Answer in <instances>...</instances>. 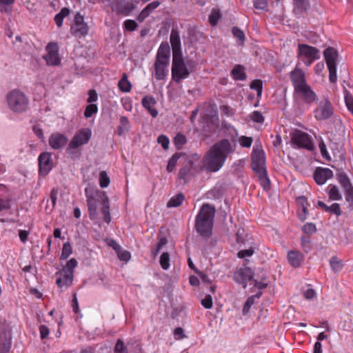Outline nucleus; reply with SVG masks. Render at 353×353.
Segmentation results:
<instances>
[{"instance_id": "nucleus-1", "label": "nucleus", "mask_w": 353, "mask_h": 353, "mask_svg": "<svg viewBox=\"0 0 353 353\" xmlns=\"http://www.w3.org/2000/svg\"><path fill=\"white\" fill-rule=\"evenodd\" d=\"M233 152L234 148L228 139H223L216 142L204 156L205 168L211 172H217L223 166L228 155Z\"/></svg>"}, {"instance_id": "nucleus-2", "label": "nucleus", "mask_w": 353, "mask_h": 353, "mask_svg": "<svg viewBox=\"0 0 353 353\" xmlns=\"http://www.w3.org/2000/svg\"><path fill=\"white\" fill-rule=\"evenodd\" d=\"M214 215V207L205 203L196 216L195 229L197 233L204 239H208L212 234Z\"/></svg>"}, {"instance_id": "nucleus-3", "label": "nucleus", "mask_w": 353, "mask_h": 353, "mask_svg": "<svg viewBox=\"0 0 353 353\" xmlns=\"http://www.w3.org/2000/svg\"><path fill=\"white\" fill-rule=\"evenodd\" d=\"M85 194L87 199V205L89 212L90 218L94 219L97 215V203L99 201L102 203L103 199L106 197L105 192L94 189L90 187H86Z\"/></svg>"}, {"instance_id": "nucleus-4", "label": "nucleus", "mask_w": 353, "mask_h": 353, "mask_svg": "<svg viewBox=\"0 0 353 353\" xmlns=\"http://www.w3.org/2000/svg\"><path fill=\"white\" fill-rule=\"evenodd\" d=\"M297 57L307 66H310L315 61L321 58L320 50L312 46L299 43Z\"/></svg>"}, {"instance_id": "nucleus-5", "label": "nucleus", "mask_w": 353, "mask_h": 353, "mask_svg": "<svg viewBox=\"0 0 353 353\" xmlns=\"http://www.w3.org/2000/svg\"><path fill=\"white\" fill-rule=\"evenodd\" d=\"M7 101L10 108L15 112H23L28 109L29 101L22 92L14 90L7 95Z\"/></svg>"}, {"instance_id": "nucleus-6", "label": "nucleus", "mask_w": 353, "mask_h": 353, "mask_svg": "<svg viewBox=\"0 0 353 353\" xmlns=\"http://www.w3.org/2000/svg\"><path fill=\"white\" fill-rule=\"evenodd\" d=\"M91 137L92 130L89 128H84L77 130L66 148L67 153L71 154L73 153V150L86 145L90 141Z\"/></svg>"}, {"instance_id": "nucleus-7", "label": "nucleus", "mask_w": 353, "mask_h": 353, "mask_svg": "<svg viewBox=\"0 0 353 353\" xmlns=\"http://www.w3.org/2000/svg\"><path fill=\"white\" fill-rule=\"evenodd\" d=\"M291 143L294 148H303L312 151L314 148L312 137L300 130H296L290 133Z\"/></svg>"}, {"instance_id": "nucleus-8", "label": "nucleus", "mask_w": 353, "mask_h": 353, "mask_svg": "<svg viewBox=\"0 0 353 353\" xmlns=\"http://www.w3.org/2000/svg\"><path fill=\"white\" fill-rule=\"evenodd\" d=\"M190 72L185 65L182 54L173 56L172 65V80L179 83L182 79L188 78Z\"/></svg>"}, {"instance_id": "nucleus-9", "label": "nucleus", "mask_w": 353, "mask_h": 353, "mask_svg": "<svg viewBox=\"0 0 353 353\" xmlns=\"http://www.w3.org/2000/svg\"><path fill=\"white\" fill-rule=\"evenodd\" d=\"M199 159V157L196 154L187 159L179 171L178 178L179 180L185 183L198 172V168L195 165L194 161H198Z\"/></svg>"}, {"instance_id": "nucleus-10", "label": "nucleus", "mask_w": 353, "mask_h": 353, "mask_svg": "<svg viewBox=\"0 0 353 353\" xmlns=\"http://www.w3.org/2000/svg\"><path fill=\"white\" fill-rule=\"evenodd\" d=\"M323 55L329 70V81L334 83L337 81L336 61L338 52L334 48L329 47L324 50Z\"/></svg>"}, {"instance_id": "nucleus-11", "label": "nucleus", "mask_w": 353, "mask_h": 353, "mask_svg": "<svg viewBox=\"0 0 353 353\" xmlns=\"http://www.w3.org/2000/svg\"><path fill=\"white\" fill-rule=\"evenodd\" d=\"M88 26L84 21V17L79 12L74 16V22L70 27V33L76 37H85L88 33Z\"/></svg>"}, {"instance_id": "nucleus-12", "label": "nucleus", "mask_w": 353, "mask_h": 353, "mask_svg": "<svg viewBox=\"0 0 353 353\" xmlns=\"http://www.w3.org/2000/svg\"><path fill=\"white\" fill-rule=\"evenodd\" d=\"M334 113L331 102L324 99L319 103L317 108L314 111V117L317 120H326L330 119Z\"/></svg>"}, {"instance_id": "nucleus-13", "label": "nucleus", "mask_w": 353, "mask_h": 353, "mask_svg": "<svg viewBox=\"0 0 353 353\" xmlns=\"http://www.w3.org/2000/svg\"><path fill=\"white\" fill-rule=\"evenodd\" d=\"M251 168L255 173L266 171L265 153L262 150L254 149L251 155Z\"/></svg>"}, {"instance_id": "nucleus-14", "label": "nucleus", "mask_w": 353, "mask_h": 353, "mask_svg": "<svg viewBox=\"0 0 353 353\" xmlns=\"http://www.w3.org/2000/svg\"><path fill=\"white\" fill-rule=\"evenodd\" d=\"M47 54L43 57L49 65H58L61 59L59 56V47L57 43L50 42L46 46Z\"/></svg>"}, {"instance_id": "nucleus-15", "label": "nucleus", "mask_w": 353, "mask_h": 353, "mask_svg": "<svg viewBox=\"0 0 353 353\" xmlns=\"http://www.w3.org/2000/svg\"><path fill=\"white\" fill-rule=\"evenodd\" d=\"M253 277V272L252 270L249 268H241L237 269L233 275L234 280L239 283L243 285V288L247 286V283L248 281H251Z\"/></svg>"}, {"instance_id": "nucleus-16", "label": "nucleus", "mask_w": 353, "mask_h": 353, "mask_svg": "<svg viewBox=\"0 0 353 353\" xmlns=\"http://www.w3.org/2000/svg\"><path fill=\"white\" fill-rule=\"evenodd\" d=\"M290 78L294 90L307 84L305 79V72L299 68L296 67L290 72Z\"/></svg>"}, {"instance_id": "nucleus-17", "label": "nucleus", "mask_w": 353, "mask_h": 353, "mask_svg": "<svg viewBox=\"0 0 353 353\" xmlns=\"http://www.w3.org/2000/svg\"><path fill=\"white\" fill-rule=\"evenodd\" d=\"M299 97L306 103H312L316 101V93L307 84L294 90Z\"/></svg>"}, {"instance_id": "nucleus-18", "label": "nucleus", "mask_w": 353, "mask_h": 353, "mask_svg": "<svg viewBox=\"0 0 353 353\" xmlns=\"http://www.w3.org/2000/svg\"><path fill=\"white\" fill-rule=\"evenodd\" d=\"M39 172L42 175H46L52 168V160L51 154L43 152L39 157Z\"/></svg>"}, {"instance_id": "nucleus-19", "label": "nucleus", "mask_w": 353, "mask_h": 353, "mask_svg": "<svg viewBox=\"0 0 353 353\" xmlns=\"http://www.w3.org/2000/svg\"><path fill=\"white\" fill-rule=\"evenodd\" d=\"M333 172L327 168H317L314 172V179L315 182L322 185L326 183V181L333 177Z\"/></svg>"}, {"instance_id": "nucleus-20", "label": "nucleus", "mask_w": 353, "mask_h": 353, "mask_svg": "<svg viewBox=\"0 0 353 353\" xmlns=\"http://www.w3.org/2000/svg\"><path fill=\"white\" fill-rule=\"evenodd\" d=\"M68 137L62 133L52 134L48 139L49 145L54 150L62 149L68 143Z\"/></svg>"}, {"instance_id": "nucleus-21", "label": "nucleus", "mask_w": 353, "mask_h": 353, "mask_svg": "<svg viewBox=\"0 0 353 353\" xmlns=\"http://www.w3.org/2000/svg\"><path fill=\"white\" fill-rule=\"evenodd\" d=\"M170 63L155 60L154 64V78L157 81L164 80L168 74V66Z\"/></svg>"}, {"instance_id": "nucleus-22", "label": "nucleus", "mask_w": 353, "mask_h": 353, "mask_svg": "<svg viewBox=\"0 0 353 353\" xmlns=\"http://www.w3.org/2000/svg\"><path fill=\"white\" fill-rule=\"evenodd\" d=\"M11 348V336L4 327H0V353H8Z\"/></svg>"}, {"instance_id": "nucleus-23", "label": "nucleus", "mask_w": 353, "mask_h": 353, "mask_svg": "<svg viewBox=\"0 0 353 353\" xmlns=\"http://www.w3.org/2000/svg\"><path fill=\"white\" fill-rule=\"evenodd\" d=\"M170 40L172 48V57L174 55H181V39L179 32L176 29H172Z\"/></svg>"}, {"instance_id": "nucleus-24", "label": "nucleus", "mask_w": 353, "mask_h": 353, "mask_svg": "<svg viewBox=\"0 0 353 353\" xmlns=\"http://www.w3.org/2000/svg\"><path fill=\"white\" fill-rule=\"evenodd\" d=\"M141 103L152 117L155 118L157 117L159 112L154 108L157 101L152 96L148 95L144 97L141 100Z\"/></svg>"}, {"instance_id": "nucleus-25", "label": "nucleus", "mask_w": 353, "mask_h": 353, "mask_svg": "<svg viewBox=\"0 0 353 353\" xmlns=\"http://www.w3.org/2000/svg\"><path fill=\"white\" fill-rule=\"evenodd\" d=\"M56 274L59 275V276L57 278L56 283L61 290L63 289H66L72 285L74 279L73 275L64 274V272H57Z\"/></svg>"}, {"instance_id": "nucleus-26", "label": "nucleus", "mask_w": 353, "mask_h": 353, "mask_svg": "<svg viewBox=\"0 0 353 353\" xmlns=\"http://www.w3.org/2000/svg\"><path fill=\"white\" fill-rule=\"evenodd\" d=\"M170 48L168 43H161L156 56V60L170 63Z\"/></svg>"}, {"instance_id": "nucleus-27", "label": "nucleus", "mask_w": 353, "mask_h": 353, "mask_svg": "<svg viewBox=\"0 0 353 353\" xmlns=\"http://www.w3.org/2000/svg\"><path fill=\"white\" fill-rule=\"evenodd\" d=\"M303 255L298 250H291L288 254L290 264L294 268L299 267L303 261Z\"/></svg>"}, {"instance_id": "nucleus-28", "label": "nucleus", "mask_w": 353, "mask_h": 353, "mask_svg": "<svg viewBox=\"0 0 353 353\" xmlns=\"http://www.w3.org/2000/svg\"><path fill=\"white\" fill-rule=\"evenodd\" d=\"M10 201L6 187L0 184V212L10 208Z\"/></svg>"}, {"instance_id": "nucleus-29", "label": "nucleus", "mask_w": 353, "mask_h": 353, "mask_svg": "<svg viewBox=\"0 0 353 353\" xmlns=\"http://www.w3.org/2000/svg\"><path fill=\"white\" fill-rule=\"evenodd\" d=\"M294 12L296 15H302L310 8L309 0H293Z\"/></svg>"}, {"instance_id": "nucleus-30", "label": "nucleus", "mask_w": 353, "mask_h": 353, "mask_svg": "<svg viewBox=\"0 0 353 353\" xmlns=\"http://www.w3.org/2000/svg\"><path fill=\"white\" fill-rule=\"evenodd\" d=\"M318 206L323 210L325 212L340 216L341 214V210L339 203H332L330 206L327 205L324 202L319 201Z\"/></svg>"}, {"instance_id": "nucleus-31", "label": "nucleus", "mask_w": 353, "mask_h": 353, "mask_svg": "<svg viewBox=\"0 0 353 353\" xmlns=\"http://www.w3.org/2000/svg\"><path fill=\"white\" fill-rule=\"evenodd\" d=\"M337 179L339 183L343 188L344 192L353 188V185L348 176L344 172L341 171L339 173H337Z\"/></svg>"}, {"instance_id": "nucleus-32", "label": "nucleus", "mask_w": 353, "mask_h": 353, "mask_svg": "<svg viewBox=\"0 0 353 353\" xmlns=\"http://www.w3.org/2000/svg\"><path fill=\"white\" fill-rule=\"evenodd\" d=\"M327 194L329 199L331 201H340L342 199V194L339 188L334 184H330L327 186Z\"/></svg>"}, {"instance_id": "nucleus-33", "label": "nucleus", "mask_w": 353, "mask_h": 353, "mask_svg": "<svg viewBox=\"0 0 353 353\" xmlns=\"http://www.w3.org/2000/svg\"><path fill=\"white\" fill-rule=\"evenodd\" d=\"M231 76L236 81L245 80L246 74L244 68L241 65H236L231 71Z\"/></svg>"}, {"instance_id": "nucleus-34", "label": "nucleus", "mask_w": 353, "mask_h": 353, "mask_svg": "<svg viewBox=\"0 0 353 353\" xmlns=\"http://www.w3.org/2000/svg\"><path fill=\"white\" fill-rule=\"evenodd\" d=\"M102 209L101 212L103 216V220L105 222L109 223L111 221V216L110 213V203H109V199L108 196L103 199V201L102 202Z\"/></svg>"}, {"instance_id": "nucleus-35", "label": "nucleus", "mask_w": 353, "mask_h": 353, "mask_svg": "<svg viewBox=\"0 0 353 353\" xmlns=\"http://www.w3.org/2000/svg\"><path fill=\"white\" fill-rule=\"evenodd\" d=\"M261 185L263 190H268L270 188V181L268 176L267 170L261 172L256 173Z\"/></svg>"}, {"instance_id": "nucleus-36", "label": "nucleus", "mask_w": 353, "mask_h": 353, "mask_svg": "<svg viewBox=\"0 0 353 353\" xmlns=\"http://www.w3.org/2000/svg\"><path fill=\"white\" fill-rule=\"evenodd\" d=\"M70 12L69 8H63L61 11L55 15L54 21L59 28L62 26L64 18L69 15Z\"/></svg>"}, {"instance_id": "nucleus-37", "label": "nucleus", "mask_w": 353, "mask_h": 353, "mask_svg": "<svg viewBox=\"0 0 353 353\" xmlns=\"http://www.w3.org/2000/svg\"><path fill=\"white\" fill-rule=\"evenodd\" d=\"M77 261L74 258H72L67 262L66 265L60 272L74 276V270L77 266Z\"/></svg>"}, {"instance_id": "nucleus-38", "label": "nucleus", "mask_w": 353, "mask_h": 353, "mask_svg": "<svg viewBox=\"0 0 353 353\" xmlns=\"http://www.w3.org/2000/svg\"><path fill=\"white\" fill-rule=\"evenodd\" d=\"M185 199V196L182 193H179L172 196L167 203L168 208L178 207L182 204Z\"/></svg>"}, {"instance_id": "nucleus-39", "label": "nucleus", "mask_w": 353, "mask_h": 353, "mask_svg": "<svg viewBox=\"0 0 353 353\" xmlns=\"http://www.w3.org/2000/svg\"><path fill=\"white\" fill-rule=\"evenodd\" d=\"M119 88L123 92H129L131 90L132 85L128 80L125 74H123L118 83Z\"/></svg>"}, {"instance_id": "nucleus-40", "label": "nucleus", "mask_w": 353, "mask_h": 353, "mask_svg": "<svg viewBox=\"0 0 353 353\" xmlns=\"http://www.w3.org/2000/svg\"><path fill=\"white\" fill-rule=\"evenodd\" d=\"M181 156V153H175L170 158L166 168L168 172H172L174 170L177 161Z\"/></svg>"}, {"instance_id": "nucleus-41", "label": "nucleus", "mask_w": 353, "mask_h": 353, "mask_svg": "<svg viewBox=\"0 0 353 353\" xmlns=\"http://www.w3.org/2000/svg\"><path fill=\"white\" fill-rule=\"evenodd\" d=\"M296 201L298 204H299L302 207V211L304 215H299V219L301 221H303L306 219L307 208L308 205L307 199L303 196H299V198H297Z\"/></svg>"}, {"instance_id": "nucleus-42", "label": "nucleus", "mask_w": 353, "mask_h": 353, "mask_svg": "<svg viewBox=\"0 0 353 353\" xmlns=\"http://www.w3.org/2000/svg\"><path fill=\"white\" fill-rule=\"evenodd\" d=\"M221 17V14L219 10L213 9L209 16V23L212 26H215L218 23Z\"/></svg>"}, {"instance_id": "nucleus-43", "label": "nucleus", "mask_w": 353, "mask_h": 353, "mask_svg": "<svg viewBox=\"0 0 353 353\" xmlns=\"http://www.w3.org/2000/svg\"><path fill=\"white\" fill-rule=\"evenodd\" d=\"M187 139L185 135L181 133H178L174 138V143L178 150L182 148V147L186 143Z\"/></svg>"}, {"instance_id": "nucleus-44", "label": "nucleus", "mask_w": 353, "mask_h": 353, "mask_svg": "<svg viewBox=\"0 0 353 353\" xmlns=\"http://www.w3.org/2000/svg\"><path fill=\"white\" fill-rule=\"evenodd\" d=\"M250 87L251 89L254 90L257 92L258 97H261L262 91H263V82L261 80H260V79L253 80L251 82Z\"/></svg>"}, {"instance_id": "nucleus-45", "label": "nucleus", "mask_w": 353, "mask_h": 353, "mask_svg": "<svg viewBox=\"0 0 353 353\" xmlns=\"http://www.w3.org/2000/svg\"><path fill=\"white\" fill-rule=\"evenodd\" d=\"M72 252V245L69 242L63 243L60 259L62 260L68 259Z\"/></svg>"}, {"instance_id": "nucleus-46", "label": "nucleus", "mask_w": 353, "mask_h": 353, "mask_svg": "<svg viewBox=\"0 0 353 353\" xmlns=\"http://www.w3.org/2000/svg\"><path fill=\"white\" fill-rule=\"evenodd\" d=\"M113 353H128L127 347L121 339H118L114 347Z\"/></svg>"}, {"instance_id": "nucleus-47", "label": "nucleus", "mask_w": 353, "mask_h": 353, "mask_svg": "<svg viewBox=\"0 0 353 353\" xmlns=\"http://www.w3.org/2000/svg\"><path fill=\"white\" fill-rule=\"evenodd\" d=\"M110 182V178L105 171H101L99 173V184L102 188L109 185Z\"/></svg>"}, {"instance_id": "nucleus-48", "label": "nucleus", "mask_w": 353, "mask_h": 353, "mask_svg": "<svg viewBox=\"0 0 353 353\" xmlns=\"http://www.w3.org/2000/svg\"><path fill=\"white\" fill-rule=\"evenodd\" d=\"M330 266L334 271L339 272L343 267V263L336 256H332L330 261Z\"/></svg>"}, {"instance_id": "nucleus-49", "label": "nucleus", "mask_w": 353, "mask_h": 353, "mask_svg": "<svg viewBox=\"0 0 353 353\" xmlns=\"http://www.w3.org/2000/svg\"><path fill=\"white\" fill-rule=\"evenodd\" d=\"M98 112V107L96 104L91 103L86 106L84 111L85 118L91 117L94 114Z\"/></svg>"}, {"instance_id": "nucleus-50", "label": "nucleus", "mask_w": 353, "mask_h": 353, "mask_svg": "<svg viewBox=\"0 0 353 353\" xmlns=\"http://www.w3.org/2000/svg\"><path fill=\"white\" fill-rule=\"evenodd\" d=\"M160 265L163 270H168L170 267V255L168 252H163L160 257Z\"/></svg>"}, {"instance_id": "nucleus-51", "label": "nucleus", "mask_w": 353, "mask_h": 353, "mask_svg": "<svg viewBox=\"0 0 353 353\" xmlns=\"http://www.w3.org/2000/svg\"><path fill=\"white\" fill-rule=\"evenodd\" d=\"M253 142V139L250 137L241 136L239 138V143L243 148H250Z\"/></svg>"}, {"instance_id": "nucleus-52", "label": "nucleus", "mask_w": 353, "mask_h": 353, "mask_svg": "<svg viewBox=\"0 0 353 353\" xmlns=\"http://www.w3.org/2000/svg\"><path fill=\"white\" fill-rule=\"evenodd\" d=\"M232 34L234 37L237 38L241 43L243 44L245 41L244 32L238 27H233L232 29Z\"/></svg>"}, {"instance_id": "nucleus-53", "label": "nucleus", "mask_w": 353, "mask_h": 353, "mask_svg": "<svg viewBox=\"0 0 353 353\" xmlns=\"http://www.w3.org/2000/svg\"><path fill=\"white\" fill-rule=\"evenodd\" d=\"M254 300L255 296H250L248 298L247 301H245L243 307V314L245 315L249 312L252 305H254Z\"/></svg>"}, {"instance_id": "nucleus-54", "label": "nucleus", "mask_w": 353, "mask_h": 353, "mask_svg": "<svg viewBox=\"0 0 353 353\" xmlns=\"http://www.w3.org/2000/svg\"><path fill=\"white\" fill-rule=\"evenodd\" d=\"M302 230L305 234L309 235L315 233L316 231V228L314 223H307L303 226Z\"/></svg>"}, {"instance_id": "nucleus-55", "label": "nucleus", "mask_w": 353, "mask_h": 353, "mask_svg": "<svg viewBox=\"0 0 353 353\" xmlns=\"http://www.w3.org/2000/svg\"><path fill=\"white\" fill-rule=\"evenodd\" d=\"M157 142L158 143L161 144V145L164 150L168 149L170 140L165 135L161 134L159 136V137L157 138Z\"/></svg>"}, {"instance_id": "nucleus-56", "label": "nucleus", "mask_w": 353, "mask_h": 353, "mask_svg": "<svg viewBox=\"0 0 353 353\" xmlns=\"http://www.w3.org/2000/svg\"><path fill=\"white\" fill-rule=\"evenodd\" d=\"M250 118L256 123H262L264 121V117L259 111L257 110L254 111L250 114Z\"/></svg>"}, {"instance_id": "nucleus-57", "label": "nucleus", "mask_w": 353, "mask_h": 353, "mask_svg": "<svg viewBox=\"0 0 353 353\" xmlns=\"http://www.w3.org/2000/svg\"><path fill=\"white\" fill-rule=\"evenodd\" d=\"M301 245L305 252H308L311 250V243L309 236H303L301 237Z\"/></svg>"}, {"instance_id": "nucleus-58", "label": "nucleus", "mask_w": 353, "mask_h": 353, "mask_svg": "<svg viewBox=\"0 0 353 353\" xmlns=\"http://www.w3.org/2000/svg\"><path fill=\"white\" fill-rule=\"evenodd\" d=\"M117 256L121 261H128L130 259V253L127 250H123L121 248L117 252Z\"/></svg>"}, {"instance_id": "nucleus-59", "label": "nucleus", "mask_w": 353, "mask_h": 353, "mask_svg": "<svg viewBox=\"0 0 353 353\" xmlns=\"http://www.w3.org/2000/svg\"><path fill=\"white\" fill-rule=\"evenodd\" d=\"M123 26L127 30L134 31L137 27V23L134 20L127 19L124 21Z\"/></svg>"}, {"instance_id": "nucleus-60", "label": "nucleus", "mask_w": 353, "mask_h": 353, "mask_svg": "<svg viewBox=\"0 0 353 353\" xmlns=\"http://www.w3.org/2000/svg\"><path fill=\"white\" fill-rule=\"evenodd\" d=\"M201 305L206 309H210L212 307V297L211 295H206L204 299L201 300Z\"/></svg>"}, {"instance_id": "nucleus-61", "label": "nucleus", "mask_w": 353, "mask_h": 353, "mask_svg": "<svg viewBox=\"0 0 353 353\" xmlns=\"http://www.w3.org/2000/svg\"><path fill=\"white\" fill-rule=\"evenodd\" d=\"M121 104L123 108L127 111H132V100L130 97H125L121 99Z\"/></svg>"}, {"instance_id": "nucleus-62", "label": "nucleus", "mask_w": 353, "mask_h": 353, "mask_svg": "<svg viewBox=\"0 0 353 353\" xmlns=\"http://www.w3.org/2000/svg\"><path fill=\"white\" fill-rule=\"evenodd\" d=\"M254 7L258 10H265L268 7L267 0H253Z\"/></svg>"}, {"instance_id": "nucleus-63", "label": "nucleus", "mask_w": 353, "mask_h": 353, "mask_svg": "<svg viewBox=\"0 0 353 353\" xmlns=\"http://www.w3.org/2000/svg\"><path fill=\"white\" fill-rule=\"evenodd\" d=\"M345 198L348 203L349 208L353 209V188L345 192Z\"/></svg>"}, {"instance_id": "nucleus-64", "label": "nucleus", "mask_w": 353, "mask_h": 353, "mask_svg": "<svg viewBox=\"0 0 353 353\" xmlns=\"http://www.w3.org/2000/svg\"><path fill=\"white\" fill-rule=\"evenodd\" d=\"M345 104L349 111L353 114V97L351 95L346 96L345 98Z\"/></svg>"}]
</instances>
